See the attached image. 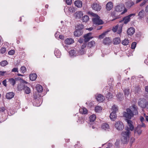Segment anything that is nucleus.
Masks as SVG:
<instances>
[{
  "label": "nucleus",
  "mask_w": 148,
  "mask_h": 148,
  "mask_svg": "<svg viewBox=\"0 0 148 148\" xmlns=\"http://www.w3.org/2000/svg\"><path fill=\"white\" fill-rule=\"evenodd\" d=\"M126 111V112H124L123 116L129 119H131L134 115L138 114L137 107L134 105H133L130 108L127 109Z\"/></svg>",
  "instance_id": "obj_1"
},
{
  "label": "nucleus",
  "mask_w": 148,
  "mask_h": 148,
  "mask_svg": "<svg viewBox=\"0 0 148 148\" xmlns=\"http://www.w3.org/2000/svg\"><path fill=\"white\" fill-rule=\"evenodd\" d=\"M126 130L125 131H123L121 133V140L123 144H125L128 142L131 133L128 127L126 128Z\"/></svg>",
  "instance_id": "obj_2"
},
{
  "label": "nucleus",
  "mask_w": 148,
  "mask_h": 148,
  "mask_svg": "<svg viewBox=\"0 0 148 148\" xmlns=\"http://www.w3.org/2000/svg\"><path fill=\"white\" fill-rule=\"evenodd\" d=\"M91 14L93 17L92 20L94 24L100 25L103 23V21L100 19V17L98 15L92 12L91 13Z\"/></svg>",
  "instance_id": "obj_3"
},
{
  "label": "nucleus",
  "mask_w": 148,
  "mask_h": 148,
  "mask_svg": "<svg viewBox=\"0 0 148 148\" xmlns=\"http://www.w3.org/2000/svg\"><path fill=\"white\" fill-rule=\"evenodd\" d=\"M114 126L118 131H121L124 128V126L123 123L120 121L116 122L114 124Z\"/></svg>",
  "instance_id": "obj_4"
},
{
  "label": "nucleus",
  "mask_w": 148,
  "mask_h": 148,
  "mask_svg": "<svg viewBox=\"0 0 148 148\" xmlns=\"http://www.w3.org/2000/svg\"><path fill=\"white\" fill-rule=\"evenodd\" d=\"M115 11L118 12H121L123 10L124 11L121 13V14H123L127 12V10L125 8L124 5L123 4L120 5L116 6L115 8Z\"/></svg>",
  "instance_id": "obj_5"
},
{
  "label": "nucleus",
  "mask_w": 148,
  "mask_h": 148,
  "mask_svg": "<svg viewBox=\"0 0 148 148\" xmlns=\"http://www.w3.org/2000/svg\"><path fill=\"white\" fill-rule=\"evenodd\" d=\"M69 54L71 57H73L78 55H83L84 54V52L83 51L82 53H80L79 52H78L76 50H71L69 52Z\"/></svg>",
  "instance_id": "obj_6"
},
{
  "label": "nucleus",
  "mask_w": 148,
  "mask_h": 148,
  "mask_svg": "<svg viewBox=\"0 0 148 148\" xmlns=\"http://www.w3.org/2000/svg\"><path fill=\"white\" fill-rule=\"evenodd\" d=\"M112 30L114 32L117 31V33L120 34L121 33L122 31V27L121 25L119 26L118 25H116L113 27Z\"/></svg>",
  "instance_id": "obj_7"
},
{
  "label": "nucleus",
  "mask_w": 148,
  "mask_h": 148,
  "mask_svg": "<svg viewBox=\"0 0 148 148\" xmlns=\"http://www.w3.org/2000/svg\"><path fill=\"white\" fill-rule=\"evenodd\" d=\"M135 14H131L128 16L125 17L123 19V21L125 24H127L129 22L130 20V17L132 16H134L135 15Z\"/></svg>",
  "instance_id": "obj_8"
},
{
  "label": "nucleus",
  "mask_w": 148,
  "mask_h": 148,
  "mask_svg": "<svg viewBox=\"0 0 148 148\" xmlns=\"http://www.w3.org/2000/svg\"><path fill=\"white\" fill-rule=\"evenodd\" d=\"M92 9L96 11H100L101 8V7L99 4L95 3H94L92 5Z\"/></svg>",
  "instance_id": "obj_9"
},
{
  "label": "nucleus",
  "mask_w": 148,
  "mask_h": 148,
  "mask_svg": "<svg viewBox=\"0 0 148 148\" xmlns=\"http://www.w3.org/2000/svg\"><path fill=\"white\" fill-rule=\"evenodd\" d=\"M126 121L128 125L130 130L132 131L134 129V127L133 125V122L130 120L127 119Z\"/></svg>",
  "instance_id": "obj_10"
},
{
  "label": "nucleus",
  "mask_w": 148,
  "mask_h": 148,
  "mask_svg": "<svg viewBox=\"0 0 148 148\" xmlns=\"http://www.w3.org/2000/svg\"><path fill=\"white\" fill-rule=\"evenodd\" d=\"M95 96L96 99L99 102H103L105 99L104 97L101 94H96Z\"/></svg>",
  "instance_id": "obj_11"
},
{
  "label": "nucleus",
  "mask_w": 148,
  "mask_h": 148,
  "mask_svg": "<svg viewBox=\"0 0 148 148\" xmlns=\"http://www.w3.org/2000/svg\"><path fill=\"white\" fill-rule=\"evenodd\" d=\"M83 14L82 12L81 11H77L76 12L74 16L75 18L77 19L80 18L83 15Z\"/></svg>",
  "instance_id": "obj_12"
},
{
  "label": "nucleus",
  "mask_w": 148,
  "mask_h": 148,
  "mask_svg": "<svg viewBox=\"0 0 148 148\" xmlns=\"http://www.w3.org/2000/svg\"><path fill=\"white\" fill-rule=\"evenodd\" d=\"M91 34L88 33L85 34L84 36V41L85 42H87L89 41L91 39L92 37L90 36Z\"/></svg>",
  "instance_id": "obj_13"
},
{
  "label": "nucleus",
  "mask_w": 148,
  "mask_h": 148,
  "mask_svg": "<svg viewBox=\"0 0 148 148\" xmlns=\"http://www.w3.org/2000/svg\"><path fill=\"white\" fill-rule=\"evenodd\" d=\"M83 33L82 30L77 29L74 32V35L75 36L79 37Z\"/></svg>",
  "instance_id": "obj_14"
},
{
  "label": "nucleus",
  "mask_w": 148,
  "mask_h": 148,
  "mask_svg": "<svg viewBox=\"0 0 148 148\" xmlns=\"http://www.w3.org/2000/svg\"><path fill=\"white\" fill-rule=\"evenodd\" d=\"M142 132V130H141L140 127L138 125L134 129V133H137L138 135H140Z\"/></svg>",
  "instance_id": "obj_15"
},
{
  "label": "nucleus",
  "mask_w": 148,
  "mask_h": 148,
  "mask_svg": "<svg viewBox=\"0 0 148 148\" xmlns=\"http://www.w3.org/2000/svg\"><path fill=\"white\" fill-rule=\"evenodd\" d=\"M65 43L67 45H71L74 42V40L72 38H68L64 41Z\"/></svg>",
  "instance_id": "obj_16"
},
{
  "label": "nucleus",
  "mask_w": 148,
  "mask_h": 148,
  "mask_svg": "<svg viewBox=\"0 0 148 148\" xmlns=\"http://www.w3.org/2000/svg\"><path fill=\"white\" fill-rule=\"evenodd\" d=\"M103 42L105 45H109L111 43V40L109 38L106 37L103 39Z\"/></svg>",
  "instance_id": "obj_17"
},
{
  "label": "nucleus",
  "mask_w": 148,
  "mask_h": 148,
  "mask_svg": "<svg viewBox=\"0 0 148 148\" xmlns=\"http://www.w3.org/2000/svg\"><path fill=\"white\" fill-rule=\"evenodd\" d=\"M96 117L95 115L92 114L89 117L90 122L89 124L91 125L94 123V121L96 119Z\"/></svg>",
  "instance_id": "obj_18"
},
{
  "label": "nucleus",
  "mask_w": 148,
  "mask_h": 148,
  "mask_svg": "<svg viewBox=\"0 0 148 148\" xmlns=\"http://www.w3.org/2000/svg\"><path fill=\"white\" fill-rule=\"evenodd\" d=\"M14 94L12 92H9L6 93V98L7 99H10L12 98L14 96Z\"/></svg>",
  "instance_id": "obj_19"
},
{
  "label": "nucleus",
  "mask_w": 148,
  "mask_h": 148,
  "mask_svg": "<svg viewBox=\"0 0 148 148\" xmlns=\"http://www.w3.org/2000/svg\"><path fill=\"white\" fill-rule=\"evenodd\" d=\"M113 7L112 3V2H108L106 5V8L108 10H110Z\"/></svg>",
  "instance_id": "obj_20"
},
{
  "label": "nucleus",
  "mask_w": 148,
  "mask_h": 148,
  "mask_svg": "<svg viewBox=\"0 0 148 148\" xmlns=\"http://www.w3.org/2000/svg\"><path fill=\"white\" fill-rule=\"evenodd\" d=\"M135 32V29L133 27H130L127 31V34L128 35H133Z\"/></svg>",
  "instance_id": "obj_21"
},
{
  "label": "nucleus",
  "mask_w": 148,
  "mask_h": 148,
  "mask_svg": "<svg viewBox=\"0 0 148 148\" xmlns=\"http://www.w3.org/2000/svg\"><path fill=\"white\" fill-rule=\"evenodd\" d=\"M54 53L55 56L58 58H60L61 55V52L58 49H55Z\"/></svg>",
  "instance_id": "obj_22"
},
{
  "label": "nucleus",
  "mask_w": 148,
  "mask_h": 148,
  "mask_svg": "<svg viewBox=\"0 0 148 148\" xmlns=\"http://www.w3.org/2000/svg\"><path fill=\"white\" fill-rule=\"evenodd\" d=\"M113 44L114 45L119 44L121 42L120 38L119 37H116L113 40Z\"/></svg>",
  "instance_id": "obj_23"
},
{
  "label": "nucleus",
  "mask_w": 148,
  "mask_h": 148,
  "mask_svg": "<svg viewBox=\"0 0 148 148\" xmlns=\"http://www.w3.org/2000/svg\"><path fill=\"white\" fill-rule=\"evenodd\" d=\"M110 117L112 120H114L116 117V112H111L110 115Z\"/></svg>",
  "instance_id": "obj_24"
},
{
  "label": "nucleus",
  "mask_w": 148,
  "mask_h": 148,
  "mask_svg": "<svg viewBox=\"0 0 148 148\" xmlns=\"http://www.w3.org/2000/svg\"><path fill=\"white\" fill-rule=\"evenodd\" d=\"M79 110L81 113L83 114H86L87 112V109L84 107L80 108L79 109Z\"/></svg>",
  "instance_id": "obj_25"
},
{
  "label": "nucleus",
  "mask_w": 148,
  "mask_h": 148,
  "mask_svg": "<svg viewBox=\"0 0 148 148\" xmlns=\"http://www.w3.org/2000/svg\"><path fill=\"white\" fill-rule=\"evenodd\" d=\"M29 77L30 80L34 81L36 79L37 76L35 73H34L30 75Z\"/></svg>",
  "instance_id": "obj_26"
},
{
  "label": "nucleus",
  "mask_w": 148,
  "mask_h": 148,
  "mask_svg": "<svg viewBox=\"0 0 148 148\" xmlns=\"http://www.w3.org/2000/svg\"><path fill=\"white\" fill-rule=\"evenodd\" d=\"M101 127L102 129L105 130H107L109 129L110 127L109 125L107 123H104L102 125Z\"/></svg>",
  "instance_id": "obj_27"
},
{
  "label": "nucleus",
  "mask_w": 148,
  "mask_h": 148,
  "mask_svg": "<svg viewBox=\"0 0 148 148\" xmlns=\"http://www.w3.org/2000/svg\"><path fill=\"white\" fill-rule=\"evenodd\" d=\"M36 89L38 92H41L43 90L42 86L40 85L37 84L36 86Z\"/></svg>",
  "instance_id": "obj_28"
},
{
  "label": "nucleus",
  "mask_w": 148,
  "mask_h": 148,
  "mask_svg": "<svg viewBox=\"0 0 148 148\" xmlns=\"http://www.w3.org/2000/svg\"><path fill=\"white\" fill-rule=\"evenodd\" d=\"M75 5L78 8H80L82 6V3L81 1H76L75 2Z\"/></svg>",
  "instance_id": "obj_29"
},
{
  "label": "nucleus",
  "mask_w": 148,
  "mask_h": 148,
  "mask_svg": "<svg viewBox=\"0 0 148 148\" xmlns=\"http://www.w3.org/2000/svg\"><path fill=\"white\" fill-rule=\"evenodd\" d=\"M23 90H24L25 92L27 94H28L30 92V88L27 86H25Z\"/></svg>",
  "instance_id": "obj_30"
},
{
  "label": "nucleus",
  "mask_w": 148,
  "mask_h": 148,
  "mask_svg": "<svg viewBox=\"0 0 148 148\" xmlns=\"http://www.w3.org/2000/svg\"><path fill=\"white\" fill-rule=\"evenodd\" d=\"M144 11L142 10L140 11L138 14V16L140 19H142L143 18L144 15Z\"/></svg>",
  "instance_id": "obj_31"
},
{
  "label": "nucleus",
  "mask_w": 148,
  "mask_h": 148,
  "mask_svg": "<svg viewBox=\"0 0 148 148\" xmlns=\"http://www.w3.org/2000/svg\"><path fill=\"white\" fill-rule=\"evenodd\" d=\"M118 110V107L115 105H113L111 110L112 112H116Z\"/></svg>",
  "instance_id": "obj_32"
},
{
  "label": "nucleus",
  "mask_w": 148,
  "mask_h": 148,
  "mask_svg": "<svg viewBox=\"0 0 148 148\" xmlns=\"http://www.w3.org/2000/svg\"><path fill=\"white\" fill-rule=\"evenodd\" d=\"M89 19L88 16L87 15H84L82 18V21L83 22H87Z\"/></svg>",
  "instance_id": "obj_33"
},
{
  "label": "nucleus",
  "mask_w": 148,
  "mask_h": 148,
  "mask_svg": "<svg viewBox=\"0 0 148 148\" xmlns=\"http://www.w3.org/2000/svg\"><path fill=\"white\" fill-rule=\"evenodd\" d=\"M95 42L93 41H92L88 42V46L90 48L95 46Z\"/></svg>",
  "instance_id": "obj_34"
},
{
  "label": "nucleus",
  "mask_w": 148,
  "mask_h": 148,
  "mask_svg": "<svg viewBox=\"0 0 148 148\" xmlns=\"http://www.w3.org/2000/svg\"><path fill=\"white\" fill-rule=\"evenodd\" d=\"M129 43V40L128 39H125L122 41V44L124 45H127Z\"/></svg>",
  "instance_id": "obj_35"
},
{
  "label": "nucleus",
  "mask_w": 148,
  "mask_h": 148,
  "mask_svg": "<svg viewBox=\"0 0 148 148\" xmlns=\"http://www.w3.org/2000/svg\"><path fill=\"white\" fill-rule=\"evenodd\" d=\"M95 110L96 112H99L101 111L102 108L101 106H97L95 107Z\"/></svg>",
  "instance_id": "obj_36"
},
{
  "label": "nucleus",
  "mask_w": 148,
  "mask_h": 148,
  "mask_svg": "<svg viewBox=\"0 0 148 148\" xmlns=\"http://www.w3.org/2000/svg\"><path fill=\"white\" fill-rule=\"evenodd\" d=\"M9 82L13 86L16 83L15 79L12 78L9 79Z\"/></svg>",
  "instance_id": "obj_37"
},
{
  "label": "nucleus",
  "mask_w": 148,
  "mask_h": 148,
  "mask_svg": "<svg viewBox=\"0 0 148 148\" xmlns=\"http://www.w3.org/2000/svg\"><path fill=\"white\" fill-rule=\"evenodd\" d=\"M108 32V31H107L101 34L99 36V38L100 39H102L103 38Z\"/></svg>",
  "instance_id": "obj_38"
},
{
  "label": "nucleus",
  "mask_w": 148,
  "mask_h": 148,
  "mask_svg": "<svg viewBox=\"0 0 148 148\" xmlns=\"http://www.w3.org/2000/svg\"><path fill=\"white\" fill-rule=\"evenodd\" d=\"M25 86L23 84H21L18 85L17 88L19 90H21L24 89Z\"/></svg>",
  "instance_id": "obj_39"
},
{
  "label": "nucleus",
  "mask_w": 148,
  "mask_h": 148,
  "mask_svg": "<svg viewBox=\"0 0 148 148\" xmlns=\"http://www.w3.org/2000/svg\"><path fill=\"white\" fill-rule=\"evenodd\" d=\"M126 4L128 7L130 8L134 5V3L133 1H130L127 2Z\"/></svg>",
  "instance_id": "obj_40"
},
{
  "label": "nucleus",
  "mask_w": 148,
  "mask_h": 148,
  "mask_svg": "<svg viewBox=\"0 0 148 148\" xmlns=\"http://www.w3.org/2000/svg\"><path fill=\"white\" fill-rule=\"evenodd\" d=\"M8 64V62L6 60H3L0 63L1 65L3 66H4Z\"/></svg>",
  "instance_id": "obj_41"
},
{
  "label": "nucleus",
  "mask_w": 148,
  "mask_h": 148,
  "mask_svg": "<svg viewBox=\"0 0 148 148\" xmlns=\"http://www.w3.org/2000/svg\"><path fill=\"white\" fill-rule=\"evenodd\" d=\"M77 29L82 30V29L84 28V25L82 24H81L79 25H77Z\"/></svg>",
  "instance_id": "obj_42"
},
{
  "label": "nucleus",
  "mask_w": 148,
  "mask_h": 148,
  "mask_svg": "<svg viewBox=\"0 0 148 148\" xmlns=\"http://www.w3.org/2000/svg\"><path fill=\"white\" fill-rule=\"evenodd\" d=\"M125 95L126 97H127L128 96V95L129 94V90L128 89H126L124 90Z\"/></svg>",
  "instance_id": "obj_43"
},
{
  "label": "nucleus",
  "mask_w": 148,
  "mask_h": 148,
  "mask_svg": "<svg viewBox=\"0 0 148 148\" xmlns=\"http://www.w3.org/2000/svg\"><path fill=\"white\" fill-rule=\"evenodd\" d=\"M86 46V45L85 44H84L81 47V49L79 51L80 53H82V52L84 51V53H85V51L84 50V49L85 48Z\"/></svg>",
  "instance_id": "obj_44"
},
{
  "label": "nucleus",
  "mask_w": 148,
  "mask_h": 148,
  "mask_svg": "<svg viewBox=\"0 0 148 148\" xmlns=\"http://www.w3.org/2000/svg\"><path fill=\"white\" fill-rule=\"evenodd\" d=\"M20 69L21 72L22 73H25L26 71V69L24 66H21Z\"/></svg>",
  "instance_id": "obj_45"
},
{
  "label": "nucleus",
  "mask_w": 148,
  "mask_h": 148,
  "mask_svg": "<svg viewBox=\"0 0 148 148\" xmlns=\"http://www.w3.org/2000/svg\"><path fill=\"white\" fill-rule=\"evenodd\" d=\"M136 43L135 42H133L132 45L131 46V48L132 49H135L136 47Z\"/></svg>",
  "instance_id": "obj_46"
},
{
  "label": "nucleus",
  "mask_w": 148,
  "mask_h": 148,
  "mask_svg": "<svg viewBox=\"0 0 148 148\" xmlns=\"http://www.w3.org/2000/svg\"><path fill=\"white\" fill-rule=\"evenodd\" d=\"M140 106L142 108H146L148 109V102H145L144 105H140Z\"/></svg>",
  "instance_id": "obj_47"
},
{
  "label": "nucleus",
  "mask_w": 148,
  "mask_h": 148,
  "mask_svg": "<svg viewBox=\"0 0 148 148\" xmlns=\"http://www.w3.org/2000/svg\"><path fill=\"white\" fill-rule=\"evenodd\" d=\"M6 51V49L5 47H2L0 49V52L1 53H4Z\"/></svg>",
  "instance_id": "obj_48"
},
{
  "label": "nucleus",
  "mask_w": 148,
  "mask_h": 148,
  "mask_svg": "<svg viewBox=\"0 0 148 148\" xmlns=\"http://www.w3.org/2000/svg\"><path fill=\"white\" fill-rule=\"evenodd\" d=\"M123 94L121 93H119L118 94L116 95V97L119 99H121L122 97H123Z\"/></svg>",
  "instance_id": "obj_49"
},
{
  "label": "nucleus",
  "mask_w": 148,
  "mask_h": 148,
  "mask_svg": "<svg viewBox=\"0 0 148 148\" xmlns=\"http://www.w3.org/2000/svg\"><path fill=\"white\" fill-rule=\"evenodd\" d=\"M148 1V0H144L140 5V6H142L145 5L146 3Z\"/></svg>",
  "instance_id": "obj_50"
},
{
  "label": "nucleus",
  "mask_w": 148,
  "mask_h": 148,
  "mask_svg": "<svg viewBox=\"0 0 148 148\" xmlns=\"http://www.w3.org/2000/svg\"><path fill=\"white\" fill-rule=\"evenodd\" d=\"M65 2L67 5H70L72 3V0H66Z\"/></svg>",
  "instance_id": "obj_51"
},
{
  "label": "nucleus",
  "mask_w": 148,
  "mask_h": 148,
  "mask_svg": "<svg viewBox=\"0 0 148 148\" xmlns=\"http://www.w3.org/2000/svg\"><path fill=\"white\" fill-rule=\"evenodd\" d=\"M7 73L5 71H0V75H4L5 74H7Z\"/></svg>",
  "instance_id": "obj_52"
},
{
  "label": "nucleus",
  "mask_w": 148,
  "mask_h": 148,
  "mask_svg": "<svg viewBox=\"0 0 148 148\" xmlns=\"http://www.w3.org/2000/svg\"><path fill=\"white\" fill-rule=\"evenodd\" d=\"M14 53V51L13 50H11L8 52V54L10 55H13Z\"/></svg>",
  "instance_id": "obj_53"
},
{
  "label": "nucleus",
  "mask_w": 148,
  "mask_h": 148,
  "mask_svg": "<svg viewBox=\"0 0 148 148\" xmlns=\"http://www.w3.org/2000/svg\"><path fill=\"white\" fill-rule=\"evenodd\" d=\"M5 110V108L4 107H2L0 108V112H4Z\"/></svg>",
  "instance_id": "obj_54"
},
{
  "label": "nucleus",
  "mask_w": 148,
  "mask_h": 148,
  "mask_svg": "<svg viewBox=\"0 0 148 148\" xmlns=\"http://www.w3.org/2000/svg\"><path fill=\"white\" fill-rule=\"evenodd\" d=\"M74 10V9L72 7H70L69 8L68 10L70 13H72L73 12Z\"/></svg>",
  "instance_id": "obj_55"
},
{
  "label": "nucleus",
  "mask_w": 148,
  "mask_h": 148,
  "mask_svg": "<svg viewBox=\"0 0 148 148\" xmlns=\"http://www.w3.org/2000/svg\"><path fill=\"white\" fill-rule=\"evenodd\" d=\"M110 95H111V93H110L108 92L107 95V96H106V98H107L108 99H110L111 98H112V97H110Z\"/></svg>",
  "instance_id": "obj_56"
},
{
  "label": "nucleus",
  "mask_w": 148,
  "mask_h": 148,
  "mask_svg": "<svg viewBox=\"0 0 148 148\" xmlns=\"http://www.w3.org/2000/svg\"><path fill=\"white\" fill-rule=\"evenodd\" d=\"M140 121L142 123L145 121V119L142 116H141L140 118Z\"/></svg>",
  "instance_id": "obj_57"
},
{
  "label": "nucleus",
  "mask_w": 148,
  "mask_h": 148,
  "mask_svg": "<svg viewBox=\"0 0 148 148\" xmlns=\"http://www.w3.org/2000/svg\"><path fill=\"white\" fill-rule=\"evenodd\" d=\"M3 84L5 86H6V81L5 79L2 82Z\"/></svg>",
  "instance_id": "obj_58"
},
{
  "label": "nucleus",
  "mask_w": 148,
  "mask_h": 148,
  "mask_svg": "<svg viewBox=\"0 0 148 148\" xmlns=\"http://www.w3.org/2000/svg\"><path fill=\"white\" fill-rule=\"evenodd\" d=\"M12 72H18V68H13V69H12Z\"/></svg>",
  "instance_id": "obj_59"
},
{
  "label": "nucleus",
  "mask_w": 148,
  "mask_h": 148,
  "mask_svg": "<svg viewBox=\"0 0 148 148\" xmlns=\"http://www.w3.org/2000/svg\"><path fill=\"white\" fill-rule=\"evenodd\" d=\"M139 126H140V127H145V125L144 124V123H143V122L142 123V124L140 125H138Z\"/></svg>",
  "instance_id": "obj_60"
},
{
  "label": "nucleus",
  "mask_w": 148,
  "mask_h": 148,
  "mask_svg": "<svg viewBox=\"0 0 148 148\" xmlns=\"http://www.w3.org/2000/svg\"><path fill=\"white\" fill-rule=\"evenodd\" d=\"M59 38L60 39L62 40H63L64 39V37L63 35H60L59 36Z\"/></svg>",
  "instance_id": "obj_61"
},
{
  "label": "nucleus",
  "mask_w": 148,
  "mask_h": 148,
  "mask_svg": "<svg viewBox=\"0 0 148 148\" xmlns=\"http://www.w3.org/2000/svg\"><path fill=\"white\" fill-rule=\"evenodd\" d=\"M84 41V40H83V38H80L79 40V42L80 43H82Z\"/></svg>",
  "instance_id": "obj_62"
},
{
  "label": "nucleus",
  "mask_w": 148,
  "mask_h": 148,
  "mask_svg": "<svg viewBox=\"0 0 148 148\" xmlns=\"http://www.w3.org/2000/svg\"><path fill=\"white\" fill-rule=\"evenodd\" d=\"M59 34V32H57L55 34V36L56 38H57V37L58 36V35Z\"/></svg>",
  "instance_id": "obj_63"
},
{
  "label": "nucleus",
  "mask_w": 148,
  "mask_h": 148,
  "mask_svg": "<svg viewBox=\"0 0 148 148\" xmlns=\"http://www.w3.org/2000/svg\"><path fill=\"white\" fill-rule=\"evenodd\" d=\"M145 90L146 92H148V86L145 87Z\"/></svg>",
  "instance_id": "obj_64"
}]
</instances>
